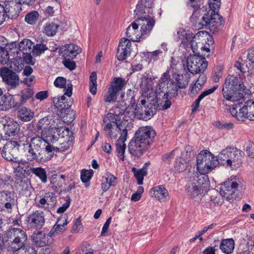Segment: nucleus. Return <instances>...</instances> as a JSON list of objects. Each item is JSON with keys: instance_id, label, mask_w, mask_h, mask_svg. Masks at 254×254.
I'll return each mask as SVG.
<instances>
[{"instance_id": "obj_1", "label": "nucleus", "mask_w": 254, "mask_h": 254, "mask_svg": "<svg viewBox=\"0 0 254 254\" xmlns=\"http://www.w3.org/2000/svg\"><path fill=\"white\" fill-rule=\"evenodd\" d=\"M29 142L27 141L19 140L18 141H9L6 142L2 151V156L8 161L18 162L17 154L19 150H23L25 156L28 161H36L37 162L35 152H37L38 148L35 141Z\"/></svg>"}, {"instance_id": "obj_2", "label": "nucleus", "mask_w": 254, "mask_h": 254, "mask_svg": "<svg viewBox=\"0 0 254 254\" xmlns=\"http://www.w3.org/2000/svg\"><path fill=\"white\" fill-rule=\"evenodd\" d=\"M155 135L156 132L151 127H139L128 144L130 154L137 157L141 156L153 143Z\"/></svg>"}, {"instance_id": "obj_3", "label": "nucleus", "mask_w": 254, "mask_h": 254, "mask_svg": "<svg viewBox=\"0 0 254 254\" xmlns=\"http://www.w3.org/2000/svg\"><path fill=\"white\" fill-rule=\"evenodd\" d=\"M57 127H52L48 135L45 138L40 136H36L31 138L30 142L35 141L37 144L38 148H36L37 152H35L37 159V162H44L51 159L54 156L55 151L57 149L56 147L51 145V143H54L56 141L60 140V136L55 133Z\"/></svg>"}, {"instance_id": "obj_4", "label": "nucleus", "mask_w": 254, "mask_h": 254, "mask_svg": "<svg viewBox=\"0 0 254 254\" xmlns=\"http://www.w3.org/2000/svg\"><path fill=\"white\" fill-rule=\"evenodd\" d=\"M126 109V108L123 106L120 108L117 105L115 107L114 113L107 114L103 119V127L105 135L107 137H111L113 134V127L116 125L119 130H122L121 136L118 140L119 142L121 143L125 142L127 135L126 122L122 121L121 119V115H123L125 113Z\"/></svg>"}, {"instance_id": "obj_5", "label": "nucleus", "mask_w": 254, "mask_h": 254, "mask_svg": "<svg viewBox=\"0 0 254 254\" xmlns=\"http://www.w3.org/2000/svg\"><path fill=\"white\" fill-rule=\"evenodd\" d=\"M189 180L186 190L188 194L193 198L196 201H199L207 191L208 178L207 176L199 175L194 170L188 172Z\"/></svg>"}, {"instance_id": "obj_6", "label": "nucleus", "mask_w": 254, "mask_h": 254, "mask_svg": "<svg viewBox=\"0 0 254 254\" xmlns=\"http://www.w3.org/2000/svg\"><path fill=\"white\" fill-rule=\"evenodd\" d=\"M209 5L212 12L210 15L203 16L200 23L203 26H208L213 33L217 32L224 23L223 17L218 13L221 5L220 0H209Z\"/></svg>"}, {"instance_id": "obj_7", "label": "nucleus", "mask_w": 254, "mask_h": 254, "mask_svg": "<svg viewBox=\"0 0 254 254\" xmlns=\"http://www.w3.org/2000/svg\"><path fill=\"white\" fill-rule=\"evenodd\" d=\"M243 86L240 77L234 75H229L225 79L222 88L224 98L232 102L239 100L243 95L240 91Z\"/></svg>"}, {"instance_id": "obj_8", "label": "nucleus", "mask_w": 254, "mask_h": 254, "mask_svg": "<svg viewBox=\"0 0 254 254\" xmlns=\"http://www.w3.org/2000/svg\"><path fill=\"white\" fill-rule=\"evenodd\" d=\"M218 157L207 150L201 151L196 157V167L199 175H205L219 164Z\"/></svg>"}, {"instance_id": "obj_9", "label": "nucleus", "mask_w": 254, "mask_h": 254, "mask_svg": "<svg viewBox=\"0 0 254 254\" xmlns=\"http://www.w3.org/2000/svg\"><path fill=\"white\" fill-rule=\"evenodd\" d=\"M243 153L235 147H227L223 149L218 156V163L229 166L239 167L242 162Z\"/></svg>"}, {"instance_id": "obj_10", "label": "nucleus", "mask_w": 254, "mask_h": 254, "mask_svg": "<svg viewBox=\"0 0 254 254\" xmlns=\"http://www.w3.org/2000/svg\"><path fill=\"white\" fill-rule=\"evenodd\" d=\"M187 65L189 71L192 74L203 73L207 67L208 63L206 59L198 53L188 58Z\"/></svg>"}, {"instance_id": "obj_11", "label": "nucleus", "mask_w": 254, "mask_h": 254, "mask_svg": "<svg viewBox=\"0 0 254 254\" xmlns=\"http://www.w3.org/2000/svg\"><path fill=\"white\" fill-rule=\"evenodd\" d=\"M134 12L135 15L138 16L136 19L137 22L139 24V26H140L141 36H143L144 38L146 36H148L150 34L155 23V20L151 16V15L153 14V8H152V12L151 13L138 12L137 13L135 9L134 10Z\"/></svg>"}, {"instance_id": "obj_12", "label": "nucleus", "mask_w": 254, "mask_h": 254, "mask_svg": "<svg viewBox=\"0 0 254 254\" xmlns=\"http://www.w3.org/2000/svg\"><path fill=\"white\" fill-rule=\"evenodd\" d=\"M125 84L124 79L120 77H115L105 95V102L109 103L115 102L117 99L118 93L122 90Z\"/></svg>"}, {"instance_id": "obj_13", "label": "nucleus", "mask_w": 254, "mask_h": 254, "mask_svg": "<svg viewBox=\"0 0 254 254\" xmlns=\"http://www.w3.org/2000/svg\"><path fill=\"white\" fill-rule=\"evenodd\" d=\"M156 113L155 105L150 103L147 106H141L140 103H137L135 111V117L140 120L147 121Z\"/></svg>"}, {"instance_id": "obj_14", "label": "nucleus", "mask_w": 254, "mask_h": 254, "mask_svg": "<svg viewBox=\"0 0 254 254\" xmlns=\"http://www.w3.org/2000/svg\"><path fill=\"white\" fill-rule=\"evenodd\" d=\"M23 0H8L3 6L6 17L9 19L16 18L21 10V2Z\"/></svg>"}, {"instance_id": "obj_15", "label": "nucleus", "mask_w": 254, "mask_h": 254, "mask_svg": "<svg viewBox=\"0 0 254 254\" xmlns=\"http://www.w3.org/2000/svg\"><path fill=\"white\" fill-rule=\"evenodd\" d=\"M161 95L156 94V95L153 94V98L149 97L147 98L148 101H152L151 104L155 105L156 107V111L159 110H166L169 108L171 105L172 102L169 98L168 94H164L161 98Z\"/></svg>"}, {"instance_id": "obj_16", "label": "nucleus", "mask_w": 254, "mask_h": 254, "mask_svg": "<svg viewBox=\"0 0 254 254\" xmlns=\"http://www.w3.org/2000/svg\"><path fill=\"white\" fill-rule=\"evenodd\" d=\"M131 43L126 38H122L118 45L116 57L119 61H123L127 58L131 52Z\"/></svg>"}, {"instance_id": "obj_17", "label": "nucleus", "mask_w": 254, "mask_h": 254, "mask_svg": "<svg viewBox=\"0 0 254 254\" xmlns=\"http://www.w3.org/2000/svg\"><path fill=\"white\" fill-rule=\"evenodd\" d=\"M0 75L4 82L12 87H16L19 84V77L17 74L6 67L0 68Z\"/></svg>"}, {"instance_id": "obj_18", "label": "nucleus", "mask_w": 254, "mask_h": 254, "mask_svg": "<svg viewBox=\"0 0 254 254\" xmlns=\"http://www.w3.org/2000/svg\"><path fill=\"white\" fill-rule=\"evenodd\" d=\"M81 52V49L73 44L63 46L59 50V55L64 59H73Z\"/></svg>"}, {"instance_id": "obj_19", "label": "nucleus", "mask_w": 254, "mask_h": 254, "mask_svg": "<svg viewBox=\"0 0 254 254\" xmlns=\"http://www.w3.org/2000/svg\"><path fill=\"white\" fill-rule=\"evenodd\" d=\"M3 125L4 127L3 137L5 139H8L7 137H8L15 136L19 131L20 126L19 124L12 119L8 118L5 123L3 121Z\"/></svg>"}, {"instance_id": "obj_20", "label": "nucleus", "mask_w": 254, "mask_h": 254, "mask_svg": "<svg viewBox=\"0 0 254 254\" xmlns=\"http://www.w3.org/2000/svg\"><path fill=\"white\" fill-rule=\"evenodd\" d=\"M28 223L31 228L40 229L45 223V218L43 212L36 211L28 217Z\"/></svg>"}, {"instance_id": "obj_21", "label": "nucleus", "mask_w": 254, "mask_h": 254, "mask_svg": "<svg viewBox=\"0 0 254 254\" xmlns=\"http://www.w3.org/2000/svg\"><path fill=\"white\" fill-rule=\"evenodd\" d=\"M101 188L103 192L107 191L111 187H116L118 184V178L110 172H106L101 180Z\"/></svg>"}, {"instance_id": "obj_22", "label": "nucleus", "mask_w": 254, "mask_h": 254, "mask_svg": "<svg viewBox=\"0 0 254 254\" xmlns=\"http://www.w3.org/2000/svg\"><path fill=\"white\" fill-rule=\"evenodd\" d=\"M238 187V184L235 182L224 183L221 186L220 194L227 199H232L235 196L234 193Z\"/></svg>"}, {"instance_id": "obj_23", "label": "nucleus", "mask_w": 254, "mask_h": 254, "mask_svg": "<svg viewBox=\"0 0 254 254\" xmlns=\"http://www.w3.org/2000/svg\"><path fill=\"white\" fill-rule=\"evenodd\" d=\"M254 110V101L250 100L245 102L244 106L239 109L236 119L240 121H244L249 119L250 114Z\"/></svg>"}, {"instance_id": "obj_24", "label": "nucleus", "mask_w": 254, "mask_h": 254, "mask_svg": "<svg viewBox=\"0 0 254 254\" xmlns=\"http://www.w3.org/2000/svg\"><path fill=\"white\" fill-rule=\"evenodd\" d=\"M149 193L151 196L156 197L161 202H166L169 199L168 191L163 186H158L152 188Z\"/></svg>"}, {"instance_id": "obj_25", "label": "nucleus", "mask_w": 254, "mask_h": 254, "mask_svg": "<svg viewBox=\"0 0 254 254\" xmlns=\"http://www.w3.org/2000/svg\"><path fill=\"white\" fill-rule=\"evenodd\" d=\"M138 26L139 24L136 19L127 29V36L132 41L139 42L141 38H143V36H141V34H137L138 33Z\"/></svg>"}, {"instance_id": "obj_26", "label": "nucleus", "mask_w": 254, "mask_h": 254, "mask_svg": "<svg viewBox=\"0 0 254 254\" xmlns=\"http://www.w3.org/2000/svg\"><path fill=\"white\" fill-rule=\"evenodd\" d=\"M33 244L37 247H43L48 244L46 234L42 231H35L31 236Z\"/></svg>"}, {"instance_id": "obj_27", "label": "nucleus", "mask_w": 254, "mask_h": 254, "mask_svg": "<svg viewBox=\"0 0 254 254\" xmlns=\"http://www.w3.org/2000/svg\"><path fill=\"white\" fill-rule=\"evenodd\" d=\"M170 81V75H169V71L167 70L161 77L158 84L157 86L155 93L156 94H160L162 93H164V94L166 93Z\"/></svg>"}, {"instance_id": "obj_28", "label": "nucleus", "mask_w": 254, "mask_h": 254, "mask_svg": "<svg viewBox=\"0 0 254 254\" xmlns=\"http://www.w3.org/2000/svg\"><path fill=\"white\" fill-rule=\"evenodd\" d=\"M154 0H140L136 5L135 11L138 12H152Z\"/></svg>"}, {"instance_id": "obj_29", "label": "nucleus", "mask_w": 254, "mask_h": 254, "mask_svg": "<svg viewBox=\"0 0 254 254\" xmlns=\"http://www.w3.org/2000/svg\"><path fill=\"white\" fill-rule=\"evenodd\" d=\"M56 198L54 197V194L52 192H47L38 201L36 202V205L44 210H49V203L54 202Z\"/></svg>"}, {"instance_id": "obj_30", "label": "nucleus", "mask_w": 254, "mask_h": 254, "mask_svg": "<svg viewBox=\"0 0 254 254\" xmlns=\"http://www.w3.org/2000/svg\"><path fill=\"white\" fill-rule=\"evenodd\" d=\"M15 107L14 98L12 95H4L0 99V110L6 111Z\"/></svg>"}, {"instance_id": "obj_31", "label": "nucleus", "mask_w": 254, "mask_h": 254, "mask_svg": "<svg viewBox=\"0 0 254 254\" xmlns=\"http://www.w3.org/2000/svg\"><path fill=\"white\" fill-rule=\"evenodd\" d=\"M11 46L15 48L18 46L19 50L23 53L32 51V49L34 47V45L31 40L24 39L20 43H17L16 42L12 43Z\"/></svg>"}, {"instance_id": "obj_32", "label": "nucleus", "mask_w": 254, "mask_h": 254, "mask_svg": "<svg viewBox=\"0 0 254 254\" xmlns=\"http://www.w3.org/2000/svg\"><path fill=\"white\" fill-rule=\"evenodd\" d=\"M54 85L57 87L65 89L66 87L67 89L64 93V95H67L69 97L71 96L72 94V85L71 83H68L66 85V80L65 78L63 77H57L54 81Z\"/></svg>"}, {"instance_id": "obj_33", "label": "nucleus", "mask_w": 254, "mask_h": 254, "mask_svg": "<svg viewBox=\"0 0 254 254\" xmlns=\"http://www.w3.org/2000/svg\"><path fill=\"white\" fill-rule=\"evenodd\" d=\"M150 164L149 162L146 163L141 169H136L134 167L132 168V172L137 180L138 185H142L144 177L147 175V168Z\"/></svg>"}, {"instance_id": "obj_34", "label": "nucleus", "mask_w": 254, "mask_h": 254, "mask_svg": "<svg viewBox=\"0 0 254 254\" xmlns=\"http://www.w3.org/2000/svg\"><path fill=\"white\" fill-rule=\"evenodd\" d=\"M6 235L8 238H15L17 240L21 239L27 241V236L26 232L20 228H11L6 232Z\"/></svg>"}, {"instance_id": "obj_35", "label": "nucleus", "mask_w": 254, "mask_h": 254, "mask_svg": "<svg viewBox=\"0 0 254 254\" xmlns=\"http://www.w3.org/2000/svg\"><path fill=\"white\" fill-rule=\"evenodd\" d=\"M0 203L4 204L7 209L11 208L14 199L11 197V192L6 190L0 191Z\"/></svg>"}, {"instance_id": "obj_36", "label": "nucleus", "mask_w": 254, "mask_h": 254, "mask_svg": "<svg viewBox=\"0 0 254 254\" xmlns=\"http://www.w3.org/2000/svg\"><path fill=\"white\" fill-rule=\"evenodd\" d=\"M182 156L177 158L174 165V168L176 172L179 173L182 172L187 169L189 167L190 159L188 158H184V154Z\"/></svg>"}, {"instance_id": "obj_37", "label": "nucleus", "mask_w": 254, "mask_h": 254, "mask_svg": "<svg viewBox=\"0 0 254 254\" xmlns=\"http://www.w3.org/2000/svg\"><path fill=\"white\" fill-rule=\"evenodd\" d=\"M235 243L233 239L222 240L220 245V249L226 254H230L234 249Z\"/></svg>"}, {"instance_id": "obj_38", "label": "nucleus", "mask_w": 254, "mask_h": 254, "mask_svg": "<svg viewBox=\"0 0 254 254\" xmlns=\"http://www.w3.org/2000/svg\"><path fill=\"white\" fill-rule=\"evenodd\" d=\"M34 113L30 109L23 107L17 111L19 119L23 122H28L34 117Z\"/></svg>"}, {"instance_id": "obj_39", "label": "nucleus", "mask_w": 254, "mask_h": 254, "mask_svg": "<svg viewBox=\"0 0 254 254\" xmlns=\"http://www.w3.org/2000/svg\"><path fill=\"white\" fill-rule=\"evenodd\" d=\"M57 133L59 136H60V140H69L70 138L73 139L74 137L73 136V133L68 128H65L64 127H57L55 128Z\"/></svg>"}, {"instance_id": "obj_40", "label": "nucleus", "mask_w": 254, "mask_h": 254, "mask_svg": "<svg viewBox=\"0 0 254 254\" xmlns=\"http://www.w3.org/2000/svg\"><path fill=\"white\" fill-rule=\"evenodd\" d=\"M53 102L55 104V106L60 111L61 115L65 114L71 105V102H67L66 103L65 102L60 101L59 98L57 97L53 98Z\"/></svg>"}, {"instance_id": "obj_41", "label": "nucleus", "mask_w": 254, "mask_h": 254, "mask_svg": "<svg viewBox=\"0 0 254 254\" xmlns=\"http://www.w3.org/2000/svg\"><path fill=\"white\" fill-rule=\"evenodd\" d=\"M12 239L11 247L13 251L17 252L21 249L24 250L26 248L27 241L18 239L15 238H9Z\"/></svg>"}, {"instance_id": "obj_42", "label": "nucleus", "mask_w": 254, "mask_h": 254, "mask_svg": "<svg viewBox=\"0 0 254 254\" xmlns=\"http://www.w3.org/2000/svg\"><path fill=\"white\" fill-rule=\"evenodd\" d=\"M59 25L53 22L47 23L44 26L43 32L49 36L55 35Z\"/></svg>"}, {"instance_id": "obj_43", "label": "nucleus", "mask_w": 254, "mask_h": 254, "mask_svg": "<svg viewBox=\"0 0 254 254\" xmlns=\"http://www.w3.org/2000/svg\"><path fill=\"white\" fill-rule=\"evenodd\" d=\"M190 77L189 75L178 74L176 77V80L180 88H186L190 81Z\"/></svg>"}, {"instance_id": "obj_44", "label": "nucleus", "mask_w": 254, "mask_h": 254, "mask_svg": "<svg viewBox=\"0 0 254 254\" xmlns=\"http://www.w3.org/2000/svg\"><path fill=\"white\" fill-rule=\"evenodd\" d=\"M52 120L51 116H46L40 119L37 124V128L39 130L47 129L49 128Z\"/></svg>"}, {"instance_id": "obj_45", "label": "nucleus", "mask_w": 254, "mask_h": 254, "mask_svg": "<svg viewBox=\"0 0 254 254\" xmlns=\"http://www.w3.org/2000/svg\"><path fill=\"white\" fill-rule=\"evenodd\" d=\"M179 88L178 85L176 84L174 81L170 78V81L168 86L166 93H165V94H168V96L170 94L172 97H176L178 95V91Z\"/></svg>"}, {"instance_id": "obj_46", "label": "nucleus", "mask_w": 254, "mask_h": 254, "mask_svg": "<svg viewBox=\"0 0 254 254\" xmlns=\"http://www.w3.org/2000/svg\"><path fill=\"white\" fill-rule=\"evenodd\" d=\"M39 17L38 11L34 10L27 14L25 17V21L31 25L35 24Z\"/></svg>"}, {"instance_id": "obj_47", "label": "nucleus", "mask_w": 254, "mask_h": 254, "mask_svg": "<svg viewBox=\"0 0 254 254\" xmlns=\"http://www.w3.org/2000/svg\"><path fill=\"white\" fill-rule=\"evenodd\" d=\"M33 173L38 177L43 183H46L47 182V174L45 169L40 167L34 168L33 169Z\"/></svg>"}, {"instance_id": "obj_48", "label": "nucleus", "mask_w": 254, "mask_h": 254, "mask_svg": "<svg viewBox=\"0 0 254 254\" xmlns=\"http://www.w3.org/2000/svg\"><path fill=\"white\" fill-rule=\"evenodd\" d=\"M22 95L20 99L21 104H23L26 101L31 98L34 94L33 89L30 87H28L26 89L22 91Z\"/></svg>"}, {"instance_id": "obj_49", "label": "nucleus", "mask_w": 254, "mask_h": 254, "mask_svg": "<svg viewBox=\"0 0 254 254\" xmlns=\"http://www.w3.org/2000/svg\"><path fill=\"white\" fill-rule=\"evenodd\" d=\"M59 141L60 142V146L59 147H56L57 149L55 152H57V151H64L68 149L72 143L73 139L70 138L69 140H60Z\"/></svg>"}, {"instance_id": "obj_50", "label": "nucleus", "mask_w": 254, "mask_h": 254, "mask_svg": "<svg viewBox=\"0 0 254 254\" xmlns=\"http://www.w3.org/2000/svg\"><path fill=\"white\" fill-rule=\"evenodd\" d=\"M65 228L64 227L60 226L58 225L55 224L49 233L48 235L50 237H54L63 233L65 231Z\"/></svg>"}, {"instance_id": "obj_51", "label": "nucleus", "mask_w": 254, "mask_h": 254, "mask_svg": "<svg viewBox=\"0 0 254 254\" xmlns=\"http://www.w3.org/2000/svg\"><path fill=\"white\" fill-rule=\"evenodd\" d=\"M47 49V47L44 44H37L36 46L34 45L32 52L34 55L37 56L44 53Z\"/></svg>"}, {"instance_id": "obj_52", "label": "nucleus", "mask_w": 254, "mask_h": 254, "mask_svg": "<svg viewBox=\"0 0 254 254\" xmlns=\"http://www.w3.org/2000/svg\"><path fill=\"white\" fill-rule=\"evenodd\" d=\"M9 60L8 52L3 48L0 47V63L5 64L7 63Z\"/></svg>"}, {"instance_id": "obj_53", "label": "nucleus", "mask_w": 254, "mask_h": 254, "mask_svg": "<svg viewBox=\"0 0 254 254\" xmlns=\"http://www.w3.org/2000/svg\"><path fill=\"white\" fill-rule=\"evenodd\" d=\"M16 162L18 163V165L14 167V173L15 176L18 177L24 166H25L27 163L25 160H21L19 161L18 159V162Z\"/></svg>"}, {"instance_id": "obj_54", "label": "nucleus", "mask_w": 254, "mask_h": 254, "mask_svg": "<svg viewBox=\"0 0 254 254\" xmlns=\"http://www.w3.org/2000/svg\"><path fill=\"white\" fill-rule=\"evenodd\" d=\"M190 39L192 38V40H190V47L191 48V50H192L194 54L198 55L197 54V51L198 49H200V46L199 44H200L199 42H197L196 41V36H194L193 37H190V35H189Z\"/></svg>"}, {"instance_id": "obj_55", "label": "nucleus", "mask_w": 254, "mask_h": 254, "mask_svg": "<svg viewBox=\"0 0 254 254\" xmlns=\"http://www.w3.org/2000/svg\"><path fill=\"white\" fill-rule=\"evenodd\" d=\"M150 82L149 79L145 75H143L141 78V82L140 85L142 89H144L145 92L146 90L149 91V88H151V85L149 84Z\"/></svg>"}, {"instance_id": "obj_56", "label": "nucleus", "mask_w": 254, "mask_h": 254, "mask_svg": "<svg viewBox=\"0 0 254 254\" xmlns=\"http://www.w3.org/2000/svg\"><path fill=\"white\" fill-rule=\"evenodd\" d=\"M93 172L92 171L82 170L81 172V180L83 183L88 182L92 178Z\"/></svg>"}, {"instance_id": "obj_57", "label": "nucleus", "mask_w": 254, "mask_h": 254, "mask_svg": "<svg viewBox=\"0 0 254 254\" xmlns=\"http://www.w3.org/2000/svg\"><path fill=\"white\" fill-rule=\"evenodd\" d=\"M135 91L131 89L127 90V99L126 100L129 102V105L133 106L135 104Z\"/></svg>"}, {"instance_id": "obj_58", "label": "nucleus", "mask_w": 254, "mask_h": 254, "mask_svg": "<svg viewBox=\"0 0 254 254\" xmlns=\"http://www.w3.org/2000/svg\"><path fill=\"white\" fill-rule=\"evenodd\" d=\"M23 58L24 62L28 64L33 65L35 63L36 60L32 58L31 52L23 53Z\"/></svg>"}, {"instance_id": "obj_59", "label": "nucleus", "mask_w": 254, "mask_h": 254, "mask_svg": "<svg viewBox=\"0 0 254 254\" xmlns=\"http://www.w3.org/2000/svg\"><path fill=\"white\" fill-rule=\"evenodd\" d=\"M71 58L64 59L63 63L66 68L70 70H73L76 67V64L74 61H71Z\"/></svg>"}, {"instance_id": "obj_60", "label": "nucleus", "mask_w": 254, "mask_h": 254, "mask_svg": "<svg viewBox=\"0 0 254 254\" xmlns=\"http://www.w3.org/2000/svg\"><path fill=\"white\" fill-rule=\"evenodd\" d=\"M121 142H119L116 144L117 145V152L118 154V156H122L121 159L124 160V153L126 149V144L124 143H122L123 144H119Z\"/></svg>"}, {"instance_id": "obj_61", "label": "nucleus", "mask_w": 254, "mask_h": 254, "mask_svg": "<svg viewBox=\"0 0 254 254\" xmlns=\"http://www.w3.org/2000/svg\"><path fill=\"white\" fill-rule=\"evenodd\" d=\"M178 150V148L173 150L170 152L167 153L163 155L162 157V159L164 162H170L174 157L175 153Z\"/></svg>"}, {"instance_id": "obj_62", "label": "nucleus", "mask_w": 254, "mask_h": 254, "mask_svg": "<svg viewBox=\"0 0 254 254\" xmlns=\"http://www.w3.org/2000/svg\"><path fill=\"white\" fill-rule=\"evenodd\" d=\"M70 203V197L67 196L65 198V202L63 204L61 207H60L57 212L59 213L64 212L69 206Z\"/></svg>"}, {"instance_id": "obj_63", "label": "nucleus", "mask_w": 254, "mask_h": 254, "mask_svg": "<svg viewBox=\"0 0 254 254\" xmlns=\"http://www.w3.org/2000/svg\"><path fill=\"white\" fill-rule=\"evenodd\" d=\"M246 151L248 155L254 159V143L250 142L247 144Z\"/></svg>"}, {"instance_id": "obj_64", "label": "nucleus", "mask_w": 254, "mask_h": 254, "mask_svg": "<svg viewBox=\"0 0 254 254\" xmlns=\"http://www.w3.org/2000/svg\"><path fill=\"white\" fill-rule=\"evenodd\" d=\"M247 59L249 62L251 63L250 65L252 66L254 69V48L251 49L248 52L247 55Z\"/></svg>"}]
</instances>
